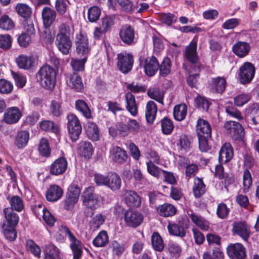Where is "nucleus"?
<instances>
[{
	"instance_id": "1",
	"label": "nucleus",
	"mask_w": 259,
	"mask_h": 259,
	"mask_svg": "<svg viewBox=\"0 0 259 259\" xmlns=\"http://www.w3.org/2000/svg\"><path fill=\"white\" fill-rule=\"evenodd\" d=\"M72 34L68 23H62L58 26V32L56 35V45L63 54L67 55L72 45L71 36Z\"/></svg>"
},
{
	"instance_id": "2",
	"label": "nucleus",
	"mask_w": 259,
	"mask_h": 259,
	"mask_svg": "<svg viewBox=\"0 0 259 259\" xmlns=\"http://www.w3.org/2000/svg\"><path fill=\"white\" fill-rule=\"evenodd\" d=\"M36 77L40 85L45 89L52 90L56 81V72L51 66L46 64L39 69Z\"/></svg>"
},
{
	"instance_id": "3",
	"label": "nucleus",
	"mask_w": 259,
	"mask_h": 259,
	"mask_svg": "<svg viewBox=\"0 0 259 259\" xmlns=\"http://www.w3.org/2000/svg\"><path fill=\"white\" fill-rule=\"evenodd\" d=\"M81 199L83 204L92 210L98 208L103 201L101 196L95 193V187L93 186L84 189Z\"/></svg>"
},
{
	"instance_id": "4",
	"label": "nucleus",
	"mask_w": 259,
	"mask_h": 259,
	"mask_svg": "<svg viewBox=\"0 0 259 259\" xmlns=\"http://www.w3.org/2000/svg\"><path fill=\"white\" fill-rule=\"evenodd\" d=\"M115 17L114 15H105L100 19L98 26L94 31V37L96 40L104 39L106 34L110 31L115 23Z\"/></svg>"
},
{
	"instance_id": "5",
	"label": "nucleus",
	"mask_w": 259,
	"mask_h": 259,
	"mask_svg": "<svg viewBox=\"0 0 259 259\" xmlns=\"http://www.w3.org/2000/svg\"><path fill=\"white\" fill-rule=\"evenodd\" d=\"M80 188L75 184H71L68 188L63 200V207L67 211H72L79 200Z\"/></svg>"
},
{
	"instance_id": "6",
	"label": "nucleus",
	"mask_w": 259,
	"mask_h": 259,
	"mask_svg": "<svg viewBox=\"0 0 259 259\" xmlns=\"http://www.w3.org/2000/svg\"><path fill=\"white\" fill-rule=\"evenodd\" d=\"M68 135L73 142L77 141L82 132V126L78 117L74 114H69L67 116Z\"/></svg>"
},
{
	"instance_id": "7",
	"label": "nucleus",
	"mask_w": 259,
	"mask_h": 259,
	"mask_svg": "<svg viewBox=\"0 0 259 259\" xmlns=\"http://www.w3.org/2000/svg\"><path fill=\"white\" fill-rule=\"evenodd\" d=\"M255 67L251 62H245L239 68L237 74L239 82L242 84L251 82L254 77Z\"/></svg>"
},
{
	"instance_id": "8",
	"label": "nucleus",
	"mask_w": 259,
	"mask_h": 259,
	"mask_svg": "<svg viewBox=\"0 0 259 259\" xmlns=\"http://www.w3.org/2000/svg\"><path fill=\"white\" fill-rule=\"evenodd\" d=\"M134 62L133 56L126 51H122L117 55V67L124 74L131 71Z\"/></svg>"
},
{
	"instance_id": "9",
	"label": "nucleus",
	"mask_w": 259,
	"mask_h": 259,
	"mask_svg": "<svg viewBox=\"0 0 259 259\" xmlns=\"http://www.w3.org/2000/svg\"><path fill=\"white\" fill-rule=\"evenodd\" d=\"M140 65L144 68V71L146 75L149 77L156 74L159 68V62L157 58L152 55L146 58H139Z\"/></svg>"
},
{
	"instance_id": "10",
	"label": "nucleus",
	"mask_w": 259,
	"mask_h": 259,
	"mask_svg": "<svg viewBox=\"0 0 259 259\" xmlns=\"http://www.w3.org/2000/svg\"><path fill=\"white\" fill-rule=\"evenodd\" d=\"M61 230L68 235L69 240L71 242L70 247L73 253V258L80 259L82 255L81 241L76 238L67 226H62Z\"/></svg>"
},
{
	"instance_id": "11",
	"label": "nucleus",
	"mask_w": 259,
	"mask_h": 259,
	"mask_svg": "<svg viewBox=\"0 0 259 259\" xmlns=\"http://www.w3.org/2000/svg\"><path fill=\"white\" fill-rule=\"evenodd\" d=\"M224 128L235 140L243 141L245 135L244 129L239 122L232 120L228 121L225 123Z\"/></svg>"
},
{
	"instance_id": "12",
	"label": "nucleus",
	"mask_w": 259,
	"mask_h": 259,
	"mask_svg": "<svg viewBox=\"0 0 259 259\" xmlns=\"http://www.w3.org/2000/svg\"><path fill=\"white\" fill-rule=\"evenodd\" d=\"M136 31L129 24L121 26L119 31V36L122 42L127 46L134 45L136 43Z\"/></svg>"
},
{
	"instance_id": "13",
	"label": "nucleus",
	"mask_w": 259,
	"mask_h": 259,
	"mask_svg": "<svg viewBox=\"0 0 259 259\" xmlns=\"http://www.w3.org/2000/svg\"><path fill=\"white\" fill-rule=\"evenodd\" d=\"M226 252L230 259H245L246 257V248L241 243H230Z\"/></svg>"
},
{
	"instance_id": "14",
	"label": "nucleus",
	"mask_w": 259,
	"mask_h": 259,
	"mask_svg": "<svg viewBox=\"0 0 259 259\" xmlns=\"http://www.w3.org/2000/svg\"><path fill=\"white\" fill-rule=\"evenodd\" d=\"M189 221L188 219H182L178 223L169 224L167 229L170 234L184 237L186 235V230L189 227Z\"/></svg>"
},
{
	"instance_id": "15",
	"label": "nucleus",
	"mask_w": 259,
	"mask_h": 259,
	"mask_svg": "<svg viewBox=\"0 0 259 259\" xmlns=\"http://www.w3.org/2000/svg\"><path fill=\"white\" fill-rule=\"evenodd\" d=\"M124 218L126 225L134 228L139 226L143 221V216L142 213L130 209L125 212Z\"/></svg>"
},
{
	"instance_id": "16",
	"label": "nucleus",
	"mask_w": 259,
	"mask_h": 259,
	"mask_svg": "<svg viewBox=\"0 0 259 259\" xmlns=\"http://www.w3.org/2000/svg\"><path fill=\"white\" fill-rule=\"evenodd\" d=\"M68 162L65 157H60L50 165L49 173L51 175L58 176L63 174L67 170Z\"/></svg>"
},
{
	"instance_id": "17",
	"label": "nucleus",
	"mask_w": 259,
	"mask_h": 259,
	"mask_svg": "<svg viewBox=\"0 0 259 259\" xmlns=\"http://www.w3.org/2000/svg\"><path fill=\"white\" fill-rule=\"evenodd\" d=\"M76 51L78 55L82 56H87L89 53L90 49L89 46V40L87 35H84L82 32L76 34Z\"/></svg>"
},
{
	"instance_id": "18",
	"label": "nucleus",
	"mask_w": 259,
	"mask_h": 259,
	"mask_svg": "<svg viewBox=\"0 0 259 259\" xmlns=\"http://www.w3.org/2000/svg\"><path fill=\"white\" fill-rule=\"evenodd\" d=\"M22 116V113L17 107L8 108L4 114V121L9 124L17 123Z\"/></svg>"
},
{
	"instance_id": "19",
	"label": "nucleus",
	"mask_w": 259,
	"mask_h": 259,
	"mask_svg": "<svg viewBox=\"0 0 259 259\" xmlns=\"http://www.w3.org/2000/svg\"><path fill=\"white\" fill-rule=\"evenodd\" d=\"M232 232L234 235L240 237L244 241H247L250 234V228L244 222H235L233 225Z\"/></svg>"
},
{
	"instance_id": "20",
	"label": "nucleus",
	"mask_w": 259,
	"mask_h": 259,
	"mask_svg": "<svg viewBox=\"0 0 259 259\" xmlns=\"http://www.w3.org/2000/svg\"><path fill=\"white\" fill-rule=\"evenodd\" d=\"M232 50L236 56L239 58H242L249 54L250 46L248 42L238 41L233 45Z\"/></svg>"
},
{
	"instance_id": "21",
	"label": "nucleus",
	"mask_w": 259,
	"mask_h": 259,
	"mask_svg": "<svg viewBox=\"0 0 259 259\" xmlns=\"http://www.w3.org/2000/svg\"><path fill=\"white\" fill-rule=\"evenodd\" d=\"M234 152L231 145L225 143L221 147L219 155V161L220 163H226L229 162L233 157Z\"/></svg>"
},
{
	"instance_id": "22",
	"label": "nucleus",
	"mask_w": 259,
	"mask_h": 259,
	"mask_svg": "<svg viewBox=\"0 0 259 259\" xmlns=\"http://www.w3.org/2000/svg\"><path fill=\"white\" fill-rule=\"evenodd\" d=\"M9 202L10 206L5 208L11 209L13 211L20 212L24 209L25 206L22 198L18 195H8L6 197Z\"/></svg>"
},
{
	"instance_id": "23",
	"label": "nucleus",
	"mask_w": 259,
	"mask_h": 259,
	"mask_svg": "<svg viewBox=\"0 0 259 259\" xmlns=\"http://www.w3.org/2000/svg\"><path fill=\"white\" fill-rule=\"evenodd\" d=\"M63 191L59 186L51 185L46 192V198L49 202H55L63 196Z\"/></svg>"
},
{
	"instance_id": "24",
	"label": "nucleus",
	"mask_w": 259,
	"mask_h": 259,
	"mask_svg": "<svg viewBox=\"0 0 259 259\" xmlns=\"http://www.w3.org/2000/svg\"><path fill=\"white\" fill-rule=\"evenodd\" d=\"M17 212L11 209L4 208V220L2 224L17 227L20 220L19 216Z\"/></svg>"
},
{
	"instance_id": "25",
	"label": "nucleus",
	"mask_w": 259,
	"mask_h": 259,
	"mask_svg": "<svg viewBox=\"0 0 259 259\" xmlns=\"http://www.w3.org/2000/svg\"><path fill=\"white\" fill-rule=\"evenodd\" d=\"M56 11L50 7H45L41 12L43 24L46 28H50L55 21L56 18Z\"/></svg>"
},
{
	"instance_id": "26",
	"label": "nucleus",
	"mask_w": 259,
	"mask_h": 259,
	"mask_svg": "<svg viewBox=\"0 0 259 259\" xmlns=\"http://www.w3.org/2000/svg\"><path fill=\"white\" fill-rule=\"evenodd\" d=\"M211 90L215 93L223 94L227 87V81L224 77L217 76L211 79Z\"/></svg>"
},
{
	"instance_id": "27",
	"label": "nucleus",
	"mask_w": 259,
	"mask_h": 259,
	"mask_svg": "<svg viewBox=\"0 0 259 259\" xmlns=\"http://www.w3.org/2000/svg\"><path fill=\"white\" fill-rule=\"evenodd\" d=\"M125 203L130 207H138L141 204V197L133 190H127L124 194Z\"/></svg>"
},
{
	"instance_id": "28",
	"label": "nucleus",
	"mask_w": 259,
	"mask_h": 259,
	"mask_svg": "<svg viewBox=\"0 0 259 259\" xmlns=\"http://www.w3.org/2000/svg\"><path fill=\"white\" fill-rule=\"evenodd\" d=\"M29 140V133L27 131H21L17 133L14 139V144L18 149H23L27 145Z\"/></svg>"
},
{
	"instance_id": "29",
	"label": "nucleus",
	"mask_w": 259,
	"mask_h": 259,
	"mask_svg": "<svg viewBox=\"0 0 259 259\" xmlns=\"http://www.w3.org/2000/svg\"><path fill=\"white\" fill-rule=\"evenodd\" d=\"M196 131L198 136L211 137V127L209 123L206 120L199 118L197 120Z\"/></svg>"
},
{
	"instance_id": "30",
	"label": "nucleus",
	"mask_w": 259,
	"mask_h": 259,
	"mask_svg": "<svg viewBox=\"0 0 259 259\" xmlns=\"http://www.w3.org/2000/svg\"><path fill=\"white\" fill-rule=\"evenodd\" d=\"M157 213L161 217L167 218L174 216L177 212L176 207L168 203H164L163 204L159 205L156 207Z\"/></svg>"
},
{
	"instance_id": "31",
	"label": "nucleus",
	"mask_w": 259,
	"mask_h": 259,
	"mask_svg": "<svg viewBox=\"0 0 259 259\" xmlns=\"http://www.w3.org/2000/svg\"><path fill=\"white\" fill-rule=\"evenodd\" d=\"M197 46V42L192 41L185 50V57L192 64H196L198 61Z\"/></svg>"
},
{
	"instance_id": "32",
	"label": "nucleus",
	"mask_w": 259,
	"mask_h": 259,
	"mask_svg": "<svg viewBox=\"0 0 259 259\" xmlns=\"http://www.w3.org/2000/svg\"><path fill=\"white\" fill-rule=\"evenodd\" d=\"M157 107L152 101L147 102L146 106L145 118L149 124H153L156 117Z\"/></svg>"
},
{
	"instance_id": "33",
	"label": "nucleus",
	"mask_w": 259,
	"mask_h": 259,
	"mask_svg": "<svg viewBox=\"0 0 259 259\" xmlns=\"http://www.w3.org/2000/svg\"><path fill=\"white\" fill-rule=\"evenodd\" d=\"M44 259H60L59 249L54 244H46L43 249Z\"/></svg>"
},
{
	"instance_id": "34",
	"label": "nucleus",
	"mask_w": 259,
	"mask_h": 259,
	"mask_svg": "<svg viewBox=\"0 0 259 259\" xmlns=\"http://www.w3.org/2000/svg\"><path fill=\"white\" fill-rule=\"evenodd\" d=\"M86 134L88 137L93 141L99 139V131L98 125L94 122H88L84 125Z\"/></svg>"
},
{
	"instance_id": "35",
	"label": "nucleus",
	"mask_w": 259,
	"mask_h": 259,
	"mask_svg": "<svg viewBox=\"0 0 259 259\" xmlns=\"http://www.w3.org/2000/svg\"><path fill=\"white\" fill-rule=\"evenodd\" d=\"M77 150L80 156L85 158H90L93 154L94 149L91 142L81 141L79 143Z\"/></svg>"
},
{
	"instance_id": "36",
	"label": "nucleus",
	"mask_w": 259,
	"mask_h": 259,
	"mask_svg": "<svg viewBox=\"0 0 259 259\" xmlns=\"http://www.w3.org/2000/svg\"><path fill=\"white\" fill-rule=\"evenodd\" d=\"M106 187L112 191L119 190L121 186V181L120 176L115 172H110L108 175Z\"/></svg>"
},
{
	"instance_id": "37",
	"label": "nucleus",
	"mask_w": 259,
	"mask_h": 259,
	"mask_svg": "<svg viewBox=\"0 0 259 259\" xmlns=\"http://www.w3.org/2000/svg\"><path fill=\"white\" fill-rule=\"evenodd\" d=\"M193 193L196 198H200L206 192V185L202 179L196 177L194 180Z\"/></svg>"
},
{
	"instance_id": "38",
	"label": "nucleus",
	"mask_w": 259,
	"mask_h": 259,
	"mask_svg": "<svg viewBox=\"0 0 259 259\" xmlns=\"http://www.w3.org/2000/svg\"><path fill=\"white\" fill-rule=\"evenodd\" d=\"M69 85L76 92H80L83 89L82 78L78 73L72 72L69 77Z\"/></svg>"
},
{
	"instance_id": "39",
	"label": "nucleus",
	"mask_w": 259,
	"mask_h": 259,
	"mask_svg": "<svg viewBox=\"0 0 259 259\" xmlns=\"http://www.w3.org/2000/svg\"><path fill=\"white\" fill-rule=\"evenodd\" d=\"M171 67L172 62L170 59L168 57H164L161 63H159V76L162 77L168 76L171 72Z\"/></svg>"
},
{
	"instance_id": "40",
	"label": "nucleus",
	"mask_w": 259,
	"mask_h": 259,
	"mask_svg": "<svg viewBox=\"0 0 259 259\" xmlns=\"http://www.w3.org/2000/svg\"><path fill=\"white\" fill-rule=\"evenodd\" d=\"M37 150L40 156L49 158L51 154V149L48 140L42 138L40 139L37 147Z\"/></svg>"
},
{
	"instance_id": "41",
	"label": "nucleus",
	"mask_w": 259,
	"mask_h": 259,
	"mask_svg": "<svg viewBox=\"0 0 259 259\" xmlns=\"http://www.w3.org/2000/svg\"><path fill=\"white\" fill-rule=\"evenodd\" d=\"M62 102L53 100L51 102L50 105V112L51 115L55 117H60L64 112V109L62 106Z\"/></svg>"
},
{
	"instance_id": "42",
	"label": "nucleus",
	"mask_w": 259,
	"mask_h": 259,
	"mask_svg": "<svg viewBox=\"0 0 259 259\" xmlns=\"http://www.w3.org/2000/svg\"><path fill=\"white\" fill-rule=\"evenodd\" d=\"M16 62L20 68L29 69L33 66L34 61L33 58L31 56L21 55L17 58Z\"/></svg>"
},
{
	"instance_id": "43",
	"label": "nucleus",
	"mask_w": 259,
	"mask_h": 259,
	"mask_svg": "<svg viewBox=\"0 0 259 259\" xmlns=\"http://www.w3.org/2000/svg\"><path fill=\"white\" fill-rule=\"evenodd\" d=\"M1 228L2 232L7 240L12 242L16 239L17 237L16 227L2 224Z\"/></svg>"
},
{
	"instance_id": "44",
	"label": "nucleus",
	"mask_w": 259,
	"mask_h": 259,
	"mask_svg": "<svg viewBox=\"0 0 259 259\" xmlns=\"http://www.w3.org/2000/svg\"><path fill=\"white\" fill-rule=\"evenodd\" d=\"M15 10L18 15L25 20L29 18L32 14L31 8L24 3H18L15 6Z\"/></svg>"
},
{
	"instance_id": "45",
	"label": "nucleus",
	"mask_w": 259,
	"mask_h": 259,
	"mask_svg": "<svg viewBox=\"0 0 259 259\" xmlns=\"http://www.w3.org/2000/svg\"><path fill=\"white\" fill-rule=\"evenodd\" d=\"M75 106L76 109L80 112L82 115L87 119L92 117L91 110L88 104L82 100H77L75 101Z\"/></svg>"
},
{
	"instance_id": "46",
	"label": "nucleus",
	"mask_w": 259,
	"mask_h": 259,
	"mask_svg": "<svg viewBox=\"0 0 259 259\" xmlns=\"http://www.w3.org/2000/svg\"><path fill=\"white\" fill-rule=\"evenodd\" d=\"M112 156L113 161L120 164L125 162L127 158L126 151L118 146H116L113 149Z\"/></svg>"
},
{
	"instance_id": "47",
	"label": "nucleus",
	"mask_w": 259,
	"mask_h": 259,
	"mask_svg": "<svg viewBox=\"0 0 259 259\" xmlns=\"http://www.w3.org/2000/svg\"><path fill=\"white\" fill-rule=\"evenodd\" d=\"M187 114V106L185 104L176 105L173 110V116L175 120L181 121L183 120Z\"/></svg>"
},
{
	"instance_id": "48",
	"label": "nucleus",
	"mask_w": 259,
	"mask_h": 259,
	"mask_svg": "<svg viewBox=\"0 0 259 259\" xmlns=\"http://www.w3.org/2000/svg\"><path fill=\"white\" fill-rule=\"evenodd\" d=\"M126 109L133 116H136L138 113V106L136 102L135 97L131 93L125 95Z\"/></svg>"
},
{
	"instance_id": "49",
	"label": "nucleus",
	"mask_w": 259,
	"mask_h": 259,
	"mask_svg": "<svg viewBox=\"0 0 259 259\" xmlns=\"http://www.w3.org/2000/svg\"><path fill=\"white\" fill-rule=\"evenodd\" d=\"M26 249L29 251L34 256L37 258L41 257V249L33 240L28 239L26 241Z\"/></svg>"
},
{
	"instance_id": "50",
	"label": "nucleus",
	"mask_w": 259,
	"mask_h": 259,
	"mask_svg": "<svg viewBox=\"0 0 259 259\" xmlns=\"http://www.w3.org/2000/svg\"><path fill=\"white\" fill-rule=\"evenodd\" d=\"M87 61V57L84 56L82 59L72 58L70 65L73 69V72H83L84 70L85 64Z\"/></svg>"
},
{
	"instance_id": "51",
	"label": "nucleus",
	"mask_w": 259,
	"mask_h": 259,
	"mask_svg": "<svg viewBox=\"0 0 259 259\" xmlns=\"http://www.w3.org/2000/svg\"><path fill=\"white\" fill-rule=\"evenodd\" d=\"M192 141L191 138L183 134L179 136L177 145L181 150L188 151L192 147Z\"/></svg>"
},
{
	"instance_id": "52",
	"label": "nucleus",
	"mask_w": 259,
	"mask_h": 259,
	"mask_svg": "<svg viewBox=\"0 0 259 259\" xmlns=\"http://www.w3.org/2000/svg\"><path fill=\"white\" fill-rule=\"evenodd\" d=\"M109 238L106 231H101L93 241V245L96 247H103L108 242Z\"/></svg>"
},
{
	"instance_id": "53",
	"label": "nucleus",
	"mask_w": 259,
	"mask_h": 259,
	"mask_svg": "<svg viewBox=\"0 0 259 259\" xmlns=\"http://www.w3.org/2000/svg\"><path fill=\"white\" fill-rule=\"evenodd\" d=\"M161 131L164 135L170 134L174 130V125L172 121L165 116L160 120Z\"/></svg>"
},
{
	"instance_id": "54",
	"label": "nucleus",
	"mask_w": 259,
	"mask_h": 259,
	"mask_svg": "<svg viewBox=\"0 0 259 259\" xmlns=\"http://www.w3.org/2000/svg\"><path fill=\"white\" fill-rule=\"evenodd\" d=\"M202 259H224V253L220 247H215L212 251V254L208 251L204 252Z\"/></svg>"
},
{
	"instance_id": "55",
	"label": "nucleus",
	"mask_w": 259,
	"mask_h": 259,
	"mask_svg": "<svg viewBox=\"0 0 259 259\" xmlns=\"http://www.w3.org/2000/svg\"><path fill=\"white\" fill-rule=\"evenodd\" d=\"M101 14L100 8L96 6H92L88 10V19L91 23L96 22Z\"/></svg>"
},
{
	"instance_id": "56",
	"label": "nucleus",
	"mask_w": 259,
	"mask_h": 259,
	"mask_svg": "<svg viewBox=\"0 0 259 259\" xmlns=\"http://www.w3.org/2000/svg\"><path fill=\"white\" fill-rule=\"evenodd\" d=\"M151 243L153 248L158 251H161L164 248V243L159 233L155 232L151 236Z\"/></svg>"
},
{
	"instance_id": "57",
	"label": "nucleus",
	"mask_w": 259,
	"mask_h": 259,
	"mask_svg": "<svg viewBox=\"0 0 259 259\" xmlns=\"http://www.w3.org/2000/svg\"><path fill=\"white\" fill-rule=\"evenodd\" d=\"M189 216L192 221L200 229L204 231L208 230L209 225L208 221L194 213H191Z\"/></svg>"
},
{
	"instance_id": "58",
	"label": "nucleus",
	"mask_w": 259,
	"mask_h": 259,
	"mask_svg": "<svg viewBox=\"0 0 259 259\" xmlns=\"http://www.w3.org/2000/svg\"><path fill=\"white\" fill-rule=\"evenodd\" d=\"M15 27L13 21L7 15L0 18V28L6 31L12 30Z\"/></svg>"
},
{
	"instance_id": "59",
	"label": "nucleus",
	"mask_w": 259,
	"mask_h": 259,
	"mask_svg": "<svg viewBox=\"0 0 259 259\" xmlns=\"http://www.w3.org/2000/svg\"><path fill=\"white\" fill-rule=\"evenodd\" d=\"M252 183V179L249 169H245L243 174V192H248Z\"/></svg>"
},
{
	"instance_id": "60",
	"label": "nucleus",
	"mask_w": 259,
	"mask_h": 259,
	"mask_svg": "<svg viewBox=\"0 0 259 259\" xmlns=\"http://www.w3.org/2000/svg\"><path fill=\"white\" fill-rule=\"evenodd\" d=\"M40 128L46 132H53L58 133L59 131L55 122L48 120H43L40 123Z\"/></svg>"
},
{
	"instance_id": "61",
	"label": "nucleus",
	"mask_w": 259,
	"mask_h": 259,
	"mask_svg": "<svg viewBox=\"0 0 259 259\" xmlns=\"http://www.w3.org/2000/svg\"><path fill=\"white\" fill-rule=\"evenodd\" d=\"M196 107L202 110L207 111L211 103L205 98L198 96L194 100Z\"/></svg>"
},
{
	"instance_id": "62",
	"label": "nucleus",
	"mask_w": 259,
	"mask_h": 259,
	"mask_svg": "<svg viewBox=\"0 0 259 259\" xmlns=\"http://www.w3.org/2000/svg\"><path fill=\"white\" fill-rule=\"evenodd\" d=\"M122 11L131 14L135 9L133 2L131 0H117Z\"/></svg>"
},
{
	"instance_id": "63",
	"label": "nucleus",
	"mask_w": 259,
	"mask_h": 259,
	"mask_svg": "<svg viewBox=\"0 0 259 259\" xmlns=\"http://www.w3.org/2000/svg\"><path fill=\"white\" fill-rule=\"evenodd\" d=\"M42 212V218L45 222L50 227L54 226L56 222V219L54 215L46 207L43 208Z\"/></svg>"
},
{
	"instance_id": "64",
	"label": "nucleus",
	"mask_w": 259,
	"mask_h": 259,
	"mask_svg": "<svg viewBox=\"0 0 259 259\" xmlns=\"http://www.w3.org/2000/svg\"><path fill=\"white\" fill-rule=\"evenodd\" d=\"M13 90V85L10 82L4 79H0V93L8 94L11 93Z\"/></svg>"
}]
</instances>
